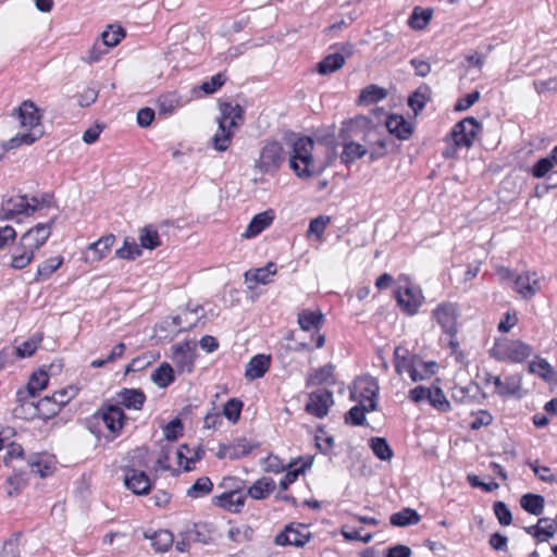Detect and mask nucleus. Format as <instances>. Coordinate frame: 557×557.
Masks as SVG:
<instances>
[{"mask_svg":"<svg viewBox=\"0 0 557 557\" xmlns=\"http://www.w3.org/2000/svg\"><path fill=\"white\" fill-rule=\"evenodd\" d=\"M289 166L300 178L320 175L326 164L319 163L313 157L314 141L302 136L289 140Z\"/></svg>","mask_w":557,"mask_h":557,"instance_id":"1","label":"nucleus"},{"mask_svg":"<svg viewBox=\"0 0 557 557\" xmlns=\"http://www.w3.org/2000/svg\"><path fill=\"white\" fill-rule=\"evenodd\" d=\"M16 113L21 127L25 128L26 132L21 133L9 140L8 147L10 149H14L24 144L32 145L44 134V129L40 124L41 115L33 101H23L16 109Z\"/></svg>","mask_w":557,"mask_h":557,"instance_id":"2","label":"nucleus"},{"mask_svg":"<svg viewBox=\"0 0 557 557\" xmlns=\"http://www.w3.org/2000/svg\"><path fill=\"white\" fill-rule=\"evenodd\" d=\"M240 483V481L233 478L224 479L221 486L230 490L214 496L212 498L213 505L230 512H239L246 500V494L239 486Z\"/></svg>","mask_w":557,"mask_h":557,"instance_id":"3","label":"nucleus"},{"mask_svg":"<svg viewBox=\"0 0 557 557\" xmlns=\"http://www.w3.org/2000/svg\"><path fill=\"white\" fill-rule=\"evenodd\" d=\"M442 330L450 336L449 345L453 348L458 346L456 342L457 321L459 318V308L455 302L444 301L440 304L432 312Z\"/></svg>","mask_w":557,"mask_h":557,"instance_id":"4","label":"nucleus"},{"mask_svg":"<svg viewBox=\"0 0 557 557\" xmlns=\"http://www.w3.org/2000/svg\"><path fill=\"white\" fill-rule=\"evenodd\" d=\"M311 537L312 535L306 524L290 522L274 536L273 543L277 546L304 547Z\"/></svg>","mask_w":557,"mask_h":557,"instance_id":"5","label":"nucleus"},{"mask_svg":"<svg viewBox=\"0 0 557 557\" xmlns=\"http://www.w3.org/2000/svg\"><path fill=\"white\" fill-rule=\"evenodd\" d=\"M532 348L521 341L497 343L491 350V356L497 360L522 362L530 357Z\"/></svg>","mask_w":557,"mask_h":557,"instance_id":"6","label":"nucleus"},{"mask_svg":"<svg viewBox=\"0 0 557 557\" xmlns=\"http://www.w3.org/2000/svg\"><path fill=\"white\" fill-rule=\"evenodd\" d=\"M284 160L282 145L277 141H269L262 147L256 168L262 173H274Z\"/></svg>","mask_w":557,"mask_h":557,"instance_id":"7","label":"nucleus"},{"mask_svg":"<svg viewBox=\"0 0 557 557\" xmlns=\"http://www.w3.org/2000/svg\"><path fill=\"white\" fill-rule=\"evenodd\" d=\"M57 216L51 218L47 223H38L25 232L18 240L20 248L29 249L34 253L45 245L51 234V228Z\"/></svg>","mask_w":557,"mask_h":557,"instance_id":"8","label":"nucleus"},{"mask_svg":"<svg viewBox=\"0 0 557 557\" xmlns=\"http://www.w3.org/2000/svg\"><path fill=\"white\" fill-rule=\"evenodd\" d=\"M94 417L101 420L113 436L121 432L125 423V414L117 405H103Z\"/></svg>","mask_w":557,"mask_h":557,"instance_id":"9","label":"nucleus"},{"mask_svg":"<svg viewBox=\"0 0 557 557\" xmlns=\"http://www.w3.org/2000/svg\"><path fill=\"white\" fill-rule=\"evenodd\" d=\"M395 297L397 304L410 315L416 314L423 302L421 289L409 284L398 287L395 290Z\"/></svg>","mask_w":557,"mask_h":557,"instance_id":"10","label":"nucleus"},{"mask_svg":"<svg viewBox=\"0 0 557 557\" xmlns=\"http://www.w3.org/2000/svg\"><path fill=\"white\" fill-rule=\"evenodd\" d=\"M481 129V124L474 117H466L458 122L451 136L457 146L470 147Z\"/></svg>","mask_w":557,"mask_h":557,"instance_id":"11","label":"nucleus"},{"mask_svg":"<svg viewBox=\"0 0 557 557\" xmlns=\"http://www.w3.org/2000/svg\"><path fill=\"white\" fill-rule=\"evenodd\" d=\"M333 404V393L329 389H319L309 394L306 411L321 419L329 413Z\"/></svg>","mask_w":557,"mask_h":557,"instance_id":"12","label":"nucleus"},{"mask_svg":"<svg viewBox=\"0 0 557 557\" xmlns=\"http://www.w3.org/2000/svg\"><path fill=\"white\" fill-rule=\"evenodd\" d=\"M195 342H184L172 346V361L182 372H191L194 367Z\"/></svg>","mask_w":557,"mask_h":557,"instance_id":"13","label":"nucleus"},{"mask_svg":"<svg viewBox=\"0 0 557 557\" xmlns=\"http://www.w3.org/2000/svg\"><path fill=\"white\" fill-rule=\"evenodd\" d=\"M4 202L11 208L12 212H14L16 216L20 214L30 215L35 211L46 206L45 198H42L41 200H39L36 197L28 199L26 195L11 197L7 199Z\"/></svg>","mask_w":557,"mask_h":557,"instance_id":"14","label":"nucleus"},{"mask_svg":"<svg viewBox=\"0 0 557 557\" xmlns=\"http://www.w3.org/2000/svg\"><path fill=\"white\" fill-rule=\"evenodd\" d=\"M486 382H493L495 386V393L503 397L520 396L519 393L521 389V376L518 374L508 375L504 379V381L500 379V376L488 375Z\"/></svg>","mask_w":557,"mask_h":557,"instance_id":"15","label":"nucleus"},{"mask_svg":"<svg viewBox=\"0 0 557 557\" xmlns=\"http://www.w3.org/2000/svg\"><path fill=\"white\" fill-rule=\"evenodd\" d=\"M516 292L524 299H531L541 290L536 273L523 272L513 281Z\"/></svg>","mask_w":557,"mask_h":557,"instance_id":"16","label":"nucleus"},{"mask_svg":"<svg viewBox=\"0 0 557 557\" xmlns=\"http://www.w3.org/2000/svg\"><path fill=\"white\" fill-rule=\"evenodd\" d=\"M25 406H28V409L32 410L30 412H28L29 417L33 418L37 416L44 420H48L54 417L60 411L59 405H57L55 401L53 403L49 396L39 399L37 404L24 400L23 404L21 405V410L23 412L25 411Z\"/></svg>","mask_w":557,"mask_h":557,"instance_id":"17","label":"nucleus"},{"mask_svg":"<svg viewBox=\"0 0 557 557\" xmlns=\"http://www.w3.org/2000/svg\"><path fill=\"white\" fill-rule=\"evenodd\" d=\"M125 486L134 494L146 495L149 493L151 482L149 476L144 471L131 469L124 478Z\"/></svg>","mask_w":557,"mask_h":557,"instance_id":"18","label":"nucleus"},{"mask_svg":"<svg viewBox=\"0 0 557 557\" xmlns=\"http://www.w3.org/2000/svg\"><path fill=\"white\" fill-rule=\"evenodd\" d=\"M115 242V237L112 234L100 237L97 242L90 244L85 255V261L98 262L102 260Z\"/></svg>","mask_w":557,"mask_h":557,"instance_id":"19","label":"nucleus"},{"mask_svg":"<svg viewBox=\"0 0 557 557\" xmlns=\"http://www.w3.org/2000/svg\"><path fill=\"white\" fill-rule=\"evenodd\" d=\"M276 265L273 262L267 263L264 267L249 270L245 273V283L249 289L255 288L258 284L270 283V277L276 274Z\"/></svg>","mask_w":557,"mask_h":557,"instance_id":"20","label":"nucleus"},{"mask_svg":"<svg viewBox=\"0 0 557 557\" xmlns=\"http://www.w3.org/2000/svg\"><path fill=\"white\" fill-rule=\"evenodd\" d=\"M271 357L267 355H257L252 357L246 366L245 376L252 381L262 377L269 370Z\"/></svg>","mask_w":557,"mask_h":557,"instance_id":"21","label":"nucleus"},{"mask_svg":"<svg viewBox=\"0 0 557 557\" xmlns=\"http://www.w3.org/2000/svg\"><path fill=\"white\" fill-rule=\"evenodd\" d=\"M273 219L274 212L272 210H267L256 214L250 221L243 236L246 238H252L259 235L273 222Z\"/></svg>","mask_w":557,"mask_h":557,"instance_id":"22","label":"nucleus"},{"mask_svg":"<svg viewBox=\"0 0 557 557\" xmlns=\"http://www.w3.org/2000/svg\"><path fill=\"white\" fill-rule=\"evenodd\" d=\"M221 116L218 119L219 124L236 128L243 120V110L239 104L221 103Z\"/></svg>","mask_w":557,"mask_h":557,"instance_id":"23","label":"nucleus"},{"mask_svg":"<svg viewBox=\"0 0 557 557\" xmlns=\"http://www.w3.org/2000/svg\"><path fill=\"white\" fill-rule=\"evenodd\" d=\"M525 531L533 535L539 542H545L554 536L556 532V521L548 518H541L535 525L525 528Z\"/></svg>","mask_w":557,"mask_h":557,"instance_id":"24","label":"nucleus"},{"mask_svg":"<svg viewBox=\"0 0 557 557\" xmlns=\"http://www.w3.org/2000/svg\"><path fill=\"white\" fill-rule=\"evenodd\" d=\"M387 131L398 139H408L412 134V127L403 115H389L386 120Z\"/></svg>","mask_w":557,"mask_h":557,"instance_id":"25","label":"nucleus"},{"mask_svg":"<svg viewBox=\"0 0 557 557\" xmlns=\"http://www.w3.org/2000/svg\"><path fill=\"white\" fill-rule=\"evenodd\" d=\"M350 49H348L346 55L339 52L326 55L317 65L319 74L327 75L336 72L345 64L346 57L350 55Z\"/></svg>","mask_w":557,"mask_h":557,"instance_id":"26","label":"nucleus"},{"mask_svg":"<svg viewBox=\"0 0 557 557\" xmlns=\"http://www.w3.org/2000/svg\"><path fill=\"white\" fill-rule=\"evenodd\" d=\"M117 400L127 409L139 410L144 406L146 396L140 389L123 388L117 393Z\"/></svg>","mask_w":557,"mask_h":557,"instance_id":"27","label":"nucleus"},{"mask_svg":"<svg viewBox=\"0 0 557 557\" xmlns=\"http://www.w3.org/2000/svg\"><path fill=\"white\" fill-rule=\"evenodd\" d=\"M432 90L429 85L421 84L408 98V106L418 115L423 110L425 104L431 100Z\"/></svg>","mask_w":557,"mask_h":557,"instance_id":"28","label":"nucleus"},{"mask_svg":"<svg viewBox=\"0 0 557 557\" xmlns=\"http://www.w3.org/2000/svg\"><path fill=\"white\" fill-rule=\"evenodd\" d=\"M253 446L245 438L237 441L231 445L222 446L219 451V457H227L230 459H239L247 456Z\"/></svg>","mask_w":557,"mask_h":557,"instance_id":"29","label":"nucleus"},{"mask_svg":"<svg viewBox=\"0 0 557 557\" xmlns=\"http://www.w3.org/2000/svg\"><path fill=\"white\" fill-rule=\"evenodd\" d=\"M275 488L273 479L263 476L257 480L248 490L246 494L253 499L260 500L267 498Z\"/></svg>","mask_w":557,"mask_h":557,"instance_id":"30","label":"nucleus"},{"mask_svg":"<svg viewBox=\"0 0 557 557\" xmlns=\"http://www.w3.org/2000/svg\"><path fill=\"white\" fill-rule=\"evenodd\" d=\"M324 317L320 311L305 309L298 313V324L301 330H319L323 324Z\"/></svg>","mask_w":557,"mask_h":557,"instance_id":"31","label":"nucleus"},{"mask_svg":"<svg viewBox=\"0 0 557 557\" xmlns=\"http://www.w3.org/2000/svg\"><path fill=\"white\" fill-rule=\"evenodd\" d=\"M333 371L334 366L331 363L314 370L307 377V387H310L312 385H321L324 383H334Z\"/></svg>","mask_w":557,"mask_h":557,"instance_id":"32","label":"nucleus"},{"mask_svg":"<svg viewBox=\"0 0 557 557\" xmlns=\"http://www.w3.org/2000/svg\"><path fill=\"white\" fill-rule=\"evenodd\" d=\"M63 263V257L58 256L53 258H49L40 263L37 268V273L34 277L35 282H40L47 280L51 276Z\"/></svg>","mask_w":557,"mask_h":557,"instance_id":"33","label":"nucleus"},{"mask_svg":"<svg viewBox=\"0 0 557 557\" xmlns=\"http://www.w3.org/2000/svg\"><path fill=\"white\" fill-rule=\"evenodd\" d=\"M544 497L539 494L528 493L520 499L521 507L529 513L540 516L544 510Z\"/></svg>","mask_w":557,"mask_h":557,"instance_id":"34","label":"nucleus"},{"mask_svg":"<svg viewBox=\"0 0 557 557\" xmlns=\"http://www.w3.org/2000/svg\"><path fill=\"white\" fill-rule=\"evenodd\" d=\"M367 153V148L360 144L355 141H346L344 144L343 152L341 154V160L344 164L349 165L355 162L357 159L362 158Z\"/></svg>","mask_w":557,"mask_h":557,"instance_id":"35","label":"nucleus"},{"mask_svg":"<svg viewBox=\"0 0 557 557\" xmlns=\"http://www.w3.org/2000/svg\"><path fill=\"white\" fill-rule=\"evenodd\" d=\"M420 521V516L414 509L404 508L391 516L389 522L395 527H408L417 524Z\"/></svg>","mask_w":557,"mask_h":557,"instance_id":"36","label":"nucleus"},{"mask_svg":"<svg viewBox=\"0 0 557 557\" xmlns=\"http://www.w3.org/2000/svg\"><path fill=\"white\" fill-rule=\"evenodd\" d=\"M151 381L159 387H166L174 381V370L166 363H161L151 374Z\"/></svg>","mask_w":557,"mask_h":557,"instance_id":"37","label":"nucleus"},{"mask_svg":"<svg viewBox=\"0 0 557 557\" xmlns=\"http://www.w3.org/2000/svg\"><path fill=\"white\" fill-rule=\"evenodd\" d=\"M387 96V92L384 88L379 87L376 85H369L361 90V94L358 98L359 104H372L377 101L384 99Z\"/></svg>","mask_w":557,"mask_h":557,"instance_id":"38","label":"nucleus"},{"mask_svg":"<svg viewBox=\"0 0 557 557\" xmlns=\"http://www.w3.org/2000/svg\"><path fill=\"white\" fill-rule=\"evenodd\" d=\"M360 384H366L363 391L361 392V396L364 397L368 401V405L363 404V408L366 409V413L373 411L376 409V395H377V384L374 380H361Z\"/></svg>","mask_w":557,"mask_h":557,"instance_id":"39","label":"nucleus"},{"mask_svg":"<svg viewBox=\"0 0 557 557\" xmlns=\"http://www.w3.org/2000/svg\"><path fill=\"white\" fill-rule=\"evenodd\" d=\"M369 446L373 454L383 461H388L394 456L393 449L384 437H372L369 441Z\"/></svg>","mask_w":557,"mask_h":557,"instance_id":"40","label":"nucleus"},{"mask_svg":"<svg viewBox=\"0 0 557 557\" xmlns=\"http://www.w3.org/2000/svg\"><path fill=\"white\" fill-rule=\"evenodd\" d=\"M233 135V128H228L226 125L219 124V129L212 137L213 147L218 151H225L231 145Z\"/></svg>","mask_w":557,"mask_h":557,"instance_id":"41","label":"nucleus"},{"mask_svg":"<svg viewBox=\"0 0 557 557\" xmlns=\"http://www.w3.org/2000/svg\"><path fill=\"white\" fill-rule=\"evenodd\" d=\"M431 18H432V10H430V9L423 10V9L417 7L413 9L408 23L411 28L421 30L429 24Z\"/></svg>","mask_w":557,"mask_h":557,"instance_id":"42","label":"nucleus"},{"mask_svg":"<svg viewBox=\"0 0 557 557\" xmlns=\"http://www.w3.org/2000/svg\"><path fill=\"white\" fill-rule=\"evenodd\" d=\"M35 253L29 249L16 247V251L12 255L10 267L14 270L26 268L34 259Z\"/></svg>","mask_w":557,"mask_h":557,"instance_id":"43","label":"nucleus"},{"mask_svg":"<svg viewBox=\"0 0 557 557\" xmlns=\"http://www.w3.org/2000/svg\"><path fill=\"white\" fill-rule=\"evenodd\" d=\"M213 488V483L208 476H201L187 490L191 498H200L208 495Z\"/></svg>","mask_w":557,"mask_h":557,"instance_id":"44","label":"nucleus"},{"mask_svg":"<svg viewBox=\"0 0 557 557\" xmlns=\"http://www.w3.org/2000/svg\"><path fill=\"white\" fill-rule=\"evenodd\" d=\"M185 453H187V454L189 453V447L187 445H182L177 449L176 455H177L180 465L183 466L186 471L190 470V466H189L190 463H194V462L200 460L205 454L203 449H201L200 447H197L194 450V454L189 457L186 456Z\"/></svg>","mask_w":557,"mask_h":557,"instance_id":"45","label":"nucleus"},{"mask_svg":"<svg viewBox=\"0 0 557 557\" xmlns=\"http://www.w3.org/2000/svg\"><path fill=\"white\" fill-rule=\"evenodd\" d=\"M429 403L442 412H446L450 409V404L444 395L442 388L432 386L430 389Z\"/></svg>","mask_w":557,"mask_h":557,"instance_id":"46","label":"nucleus"},{"mask_svg":"<svg viewBox=\"0 0 557 557\" xmlns=\"http://www.w3.org/2000/svg\"><path fill=\"white\" fill-rule=\"evenodd\" d=\"M139 242L141 247L150 250L159 247L161 244L158 231L152 226H146L141 230Z\"/></svg>","mask_w":557,"mask_h":557,"instance_id":"47","label":"nucleus"},{"mask_svg":"<svg viewBox=\"0 0 557 557\" xmlns=\"http://www.w3.org/2000/svg\"><path fill=\"white\" fill-rule=\"evenodd\" d=\"M173 544V535L168 530L157 531L151 536V545L158 552H166Z\"/></svg>","mask_w":557,"mask_h":557,"instance_id":"48","label":"nucleus"},{"mask_svg":"<svg viewBox=\"0 0 557 557\" xmlns=\"http://www.w3.org/2000/svg\"><path fill=\"white\" fill-rule=\"evenodd\" d=\"M436 367L435 362H419L414 366V368L410 371V379L413 382L423 381L429 379L434 374V368Z\"/></svg>","mask_w":557,"mask_h":557,"instance_id":"49","label":"nucleus"},{"mask_svg":"<svg viewBox=\"0 0 557 557\" xmlns=\"http://www.w3.org/2000/svg\"><path fill=\"white\" fill-rule=\"evenodd\" d=\"M125 33L122 27L113 28L112 25L101 34V42L108 48L115 47L124 38Z\"/></svg>","mask_w":557,"mask_h":557,"instance_id":"50","label":"nucleus"},{"mask_svg":"<svg viewBox=\"0 0 557 557\" xmlns=\"http://www.w3.org/2000/svg\"><path fill=\"white\" fill-rule=\"evenodd\" d=\"M48 384V374L46 371L40 370L38 372H34L27 383V392L34 397L37 392L44 389Z\"/></svg>","mask_w":557,"mask_h":557,"instance_id":"51","label":"nucleus"},{"mask_svg":"<svg viewBox=\"0 0 557 557\" xmlns=\"http://www.w3.org/2000/svg\"><path fill=\"white\" fill-rule=\"evenodd\" d=\"M400 347H396L394 351L395 358V370L398 374H403L404 372L410 375V371L414 368L416 363L412 358H409L405 355H400Z\"/></svg>","mask_w":557,"mask_h":557,"instance_id":"52","label":"nucleus"},{"mask_svg":"<svg viewBox=\"0 0 557 557\" xmlns=\"http://www.w3.org/2000/svg\"><path fill=\"white\" fill-rule=\"evenodd\" d=\"M41 341L42 335L35 334L30 339L25 341L21 346L16 348V356L20 358L33 356L36 352Z\"/></svg>","mask_w":557,"mask_h":557,"instance_id":"53","label":"nucleus"},{"mask_svg":"<svg viewBox=\"0 0 557 557\" xmlns=\"http://www.w3.org/2000/svg\"><path fill=\"white\" fill-rule=\"evenodd\" d=\"M243 408V401L237 398H231L223 407V416L231 422L236 423L239 419Z\"/></svg>","mask_w":557,"mask_h":557,"instance_id":"54","label":"nucleus"},{"mask_svg":"<svg viewBox=\"0 0 557 557\" xmlns=\"http://www.w3.org/2000/svg\"><path fill=\"white\" fill-rule=\"evenodd\" d=\"M140 253L141 250L138 245L134 240L129 242L128 238H125L123 247L119 248L115 252L117 258L125 260H134Z\"/></svg>","mask_w":557,"mask_h":557,"instance_id":"55","label":"nucleus"},{"mask_svg":"<svg viewBox=\"0 0 557 557\" xmlns=\"http://www.w3.org/2000/svg\"><path fill=\"white\" fill-rule=\"evenodd\" d=\"M108 52L109 49L101 41H96L87 51L86 55L82 58V61L88 64H92L99 62L101 58Z\"/></svg>","mask_w":557,"mask_h":557,"instance_id":"56","label":"nucleus"},{"mask_svg":"<svg viewBox=\"0 0 557 557\" xmlns=\"http://www.w3.org/2000/svg\"><path fill=\"white\" fill-rule=\"evenodd\" d=\"M331 222V218L327 215H319L318 218L310 221L307 235H315L319 239L322 238V235L327 226V224Z\"/></svg>","mask_w":557,"mask_h":557,"instance_id":"57","label":"nucleus"},{"mask_svg":"<svg viewBox=\"0 0 557 557\" xmlns=\"http://www.w3.org/2000/svg\"><path fill=\"white\" fill-rule=\"evenodd\" d=\"M534 474L543 482L557 483V476L552 473L548 467L540 466L539 461L529 462Z\"/></svg>","mask_w":557,"mask_h":557,"instance_id":"58","label":"nucleus"},{"mask_svg":"<svg viewBox=\"0 0 557 557\" xmlns=\"http://www.w3.org/2000/svg\"><path fill=\"white\" fill-rule=\"evenodd\" d=\"M494 513L502 525H509L512 522V515L508 506L504 502H495Z\"/></svg>","mask_w":557,"mask_h":557,"instance_id":"59","label":"nucleus"},{"mask_svg":"<svg viewBox=\"0 0 557 557\" xmlns=\"http://www.w3.org/2000/svg\"><path fill=\"white\" fill-rule=\"evenodd\" d=\"M253 535V530L249 525H242L232 528L228 531V539L234 542L250 541Z\"/></svg>","mask_w":557,"mask_h":557,"instance_id":"60","label":"nucleus"},{"mask_svg":"<svg viewBox=\"0 0 557 557\" xmlns=\"http://www.w3.org/2000/svg\"><path fill=\"white\" fill-rule=\"evenodd\" d=\"M346 422L350 421L354 425H363L366 423V409L363 404L354 406L349 409L345 417Z\"/></svg>","mask_w":557,"mask_h":557,"instance_id":"61","label":"nucleus"},{"mask_svg":"<svg viewBox=\"0 0 557 557\" xmlns=\"http://www.w3.org/2000/svg\"><path fill=\"white\" fill-rule=\"evenodd\" d=\"M553 161L547 157L540 159L532 168L531 173L536 178L545 177L553 170Z\"/></svg>","mask_w":557,"mask_h":557,"instance_id":"62","label":"nucleus"},{"mask_svg":"<svg viewBox=\"0 0 557 557\" xmlns=\"http://www.w3.org/2000/svg\"><path fill=\"white\" fill-rule=\"evenodd\" d=\"M183 431V423L180 419H174L171 422H169L165 428L163 429L164 437L168 441H174L180 435H182Z\"/></svg>","mask_w":557,"mask_h":557,"instance_id":"63","label":"nucleus"},{"mask_svg":"<svg viewBox=\"0 0 557 557\" xmlns=\"http://www.w3.org/2000/svg\"><path fill=\"white\" fill-rule=\"evenodd\" d=\"M224 83H225L224 76L221 73H219V74L212 76L210 81L203 82L200 86V89L205 94L211 95V94L215 92L220 87H222Z\"/></svg>","mask_w":557,"mask_h":557,"instance_id":"64","label":"nucleus"}]
</instances>
